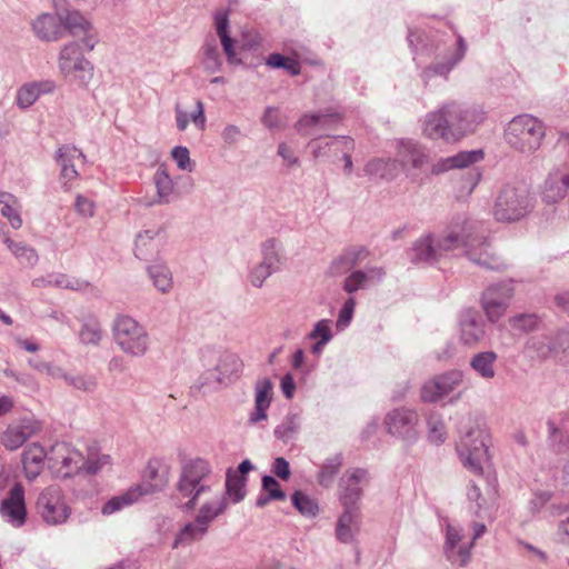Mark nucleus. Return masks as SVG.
I'll return each mask as SVG.
<instances>
[{
    "mask_svg": "<svg viewBox=\"0 0 569 569\" xmlns=\"http://www.w3.org/2000/svg\"><path fill=\"white\" fill-rule=\"evenodd\" d=\"M8 249L19 259L22 263L28 266H34L38 261V254L36 250L23 242H16L10 238H3Z\"/></svg>",
    "mask_w": 569,
    "mask_h": 569,
    "instance_id": "37998d69",
    "label": "nucleus"
},
{
    "mask_svg": "<svg viewBox=\"0 0 569 569\" xmlns=\"http://www.w3.org/2000/svg\"><path fill=\"white\" fill-rule=\"evenodd\" d=\"M160 233L161 229H148L137 236L134 254L138 259L148 260L158 252L161 241L157 238Z\"/></svg>",
    "mask_w": 569,
    "mask_h": 569,
    "instance_id": "2f4dec72",
    "label": "nucleus"
},
{
    "mask_svg": "<svg viewBox=\"0 0 569 569\" xmlns=\"http://www.w3.org/2000/svg\"><path fill=\"white\" fill-rule=\"evenodd\" d=\"M329 146H342L341 154L345 160V172L350 174L352 171L351 151L355 149V141L350 137H337Z\"/></svg>",
    "mask_w": 569,
    "mask_h": 569,
    "instance_id": "864d4df0",
    "label": "nucleus"
},
{
    "mask_svg": "<svg viewBox=\"0 0 569 569\" xmlns=\"http://www.w3.org/2000/svg\"><path fill=\"white\" fill-rule=\"evenodd\" d=\"M87 51L81 42L71 41L64 44L59 53L58 67L66 78H73L87 83L92 77L93 67L83 56Z\"/></svg>",
    "mask_w": 569,
    "mask_h": 569,
    "instance_id": "9d476101",
    "label": "nucleus"
},
{
    "mask_svg": "<svg viewBox=\"0 0 569 569\" xmlns=\"http://www.w3.org/2000/svg\"><path fill=\"white\" fill-rule=\"evenodd\" d=\"M110 463V457L108 455H101L99 457H90L87 460L83 458L82 469L88 475H96L99 472L103 466Z\"/></svg>",
    "mask_w": 569,
    "mask_h": 569,
    "instance_id": "052dcab7",
    "label": "nucleus"
},
{
    "mask_svg": "<svg viewBox=\"0 0 569 569\" xmlns=\"http://www.w3.org/2000/svg\"><path fill=\"white\" fill-rule=\"evenodd\" d=\"M167 483L168 478L166 475L159 472L158 463L149 462L143 472L142 481L130 487L126 492L108 500L102 507V513H114L124 507L133 505L144 496L161 491Z\"/></svg>",
    "mask_w": 569,
    "mask_h": 569,
    "instance_id": "39448f33",
    "label": "nucleus"
},
{
    "mask_svg": "<svg viewBox=\"0 0 569 569\" xmlns=\"http://www.w3.org/2000/svg\"><path fill=\"white\" fill-rule=\"evenodd\" d=\"M261 122L271 130L283 127L278 109L274 107L266 108L263 116L261 118Z\"/></svg>",
    "mask_w": 569,
    "mask_h": 569,
    "instance_id": "338daca9",
    "label": "nucleus"
},
{
    "mask_svg": "<svg viewBox=\"0 0 569 569\" xmlns=\"http://www.w3.org/2000/svg\"><path fill=\"white\" fill-rule=\"evenodd\" d=\"M420 418L416 410L406 407L395 408L385 417L387 432L407 443L418 439V425Z\"/></svg>",
    "mask_w": 569,
    "mask_h": 569,
    "instance_id": "ddd939ff",
    "label": "nucleus"
},
{
    "mask_svg": "<svg viewBox=\"0 0 569 569\" xmlns=\"http://www.w3.org/2000/svg\"><path fill=\"white\" fill-rule=\"evenodd\" d=\"M483 158L482 150L461 151L455 156L442 158L431 166L432 174H441L451 169L468 168Z\"/></svg>",
    "mask_w": 569,
    "mask_h": 569,
    "instance_id": "a878e982",
    "label": "nucleus"
},
{
    "mask_svg": "<svg viewBox=\"0 0 569 569\" xmlns=\"http://www.w3.org/2000/svg\"><path fill=\"white\" fill-rule=\"evenodd\" d=\"M429 439L435 443L445 441V426L439 419L430 417L428 419Z\"/></svg>",
    "mask_w": 569,
    "mask_h": 569,
    "instance_id": "69168bd1",
    "label": "nucleus"
},
{
    "mask_svg": "<svg viewBox=\"0 0 569 569\" xmlns=\"http://www.w3.org/2000/svg\"><path fill=\"white\" fill-rule=\"evenodd\" d=\"M273 383L269 378H262L254 383V409L249 415L248 423L257 425L268 418L267 411L271 405Z\"/></svg>",
    "mask_w": 569,
    "mask_h": 569,
    "instance_id": "b1692460",
    "label": "nucleus"
},
{
    "mask_svg": "<svg viewBox=\"0 0 569 569\" xmlns=\"http://www.w3.org/2000/svg\"><path fill=\"white\" fill-rule=\"evenodd\" d=\"M246 482L247 477L229 469L226 477V492L222 497L227 500L230 498L233 503L240 502L246 497Z\"/></svg>",
    "mask_w": 569,
    "mask_h": 569,
    "instance_id": "ea45409f",
    "label": "nucleus"
},
{
    "mask_svg": "<svg viewBox=\"0 0 569 569\" xmlns=\"http://www.w3.org/2000/svg\"><path fill=\"white\" fill-rule=\"evenodd\" d=\"M77 152L76 148L69 146H63L57 151V161L61 166V178L66 181H71L78 176L73 164V158Z\"/></svg>",
    "mask_w": 569,
    "mask_h": 569,
    "instance_id": "a19ab883",
    "label": "nucleus"
},
{
    "mask_svg": "<svg viewBox=\"0 0 569 569\" xmlns=\"http://www.w3.org/2000/svg\"><path fill=\"white\" fill-rule=\"evenodd\" d=\"M456 61L453 59L445 62H437L428 66L425 68L421 72V79L425 83V86L428 84V82L436 76H441L447 78L448 73L451 71V69L455 67Z\"/></svg>",
    "mask_w": 569,
    "mask_h": 569,
    "instance_id": "8fccbe9b",
    "label": "nucleus"
},
{
    "mask_svg": "<svg viewBox=\"0 0 569 569\" xmlns=\"http://www.w3.org/2000/svg\"><path fill=\"white\" fill-rule=\"evenodd\" d=\"M512 330L518 332H529L537 329L539 318L535 313H519L508 320Z\"/></svg>",
    "mask_w": 569,
    "mask_h": 569,
    "instance_id": "a18cd8bd",
    "label": "nucleus"
},
{
    "mask_svg": "<svg viewBox=\"0 0 569 569\" xmlns=\"http://www.w3.org/2000/svg\"><path fill=\"white\" fill-rule=\"evenodd\" d=\"M359 508H345L337 521L336 535L339 541L350 543L359 531Z\"/></svg>",
    "mask_w": 569,
    "mask_h": 569,
    "instance_id": "c85d7f7f",
    "label": "nucleus"
},
{
    "mask_svg": "<svg viewBox=\"0 0 569 569\" xmlns=\"http://www.w3.org/2000/svg\"><path fill=\"white\" fill-rule=\"evenodd\" d=\"M385 276L382 268H370L367 271L357 270L351 272L343 281V290L348 293H353L360 289H365L367 282L377 280L380 281Z\"/></svg>",
    "mask_w": 569,
    "mask_h": 569,
    "instance_id": "f704fd0d",
    "label": "nucleus"
},
{
    "mask_svg": "<svg viewBox=\"0 0 569 569\" xmlns=\"http://www.w3.org/2000/svg\"><path fill=\"white\" fill-rule=\"evenodd\" d=\"M545 136L542 121L530 114L515 117L505 130L508 146L523 154L535 153L541 147Z\"/></svg>",
    "mask_w": 569,
    "mask_h": 569,
    "instance_id": "20e7f679",
    "label": "nucleus"
},
{
    "mask_svg": "<svg viewBox=\"0 0 569 569\" xmlns=\"http://www.w3.org/2000/svg\"><path fill=\"white\" fill-rule=\"evenodd\" d=\"M295 508L303 516H316L319 508L317 502L302 491H295L291 496Z\"/></svg>",
    "mask_w": 569,
    "mask_h": 569,
    "instance_id": "de8ad7c7",
    "label": "nucleus"
},
{
    "mask_svg": "<svg viewBox=\"0 0 569 569\" xmlns=\"http://www.w3.org/2000/svg\"><path fill=\"white\" fill-rule=\"evenodd\" d=\"M300 428L299 417L290 413L283 418L273 431L274 437L284 443L290 441Z\"/></svg>",
    "mask_w": 569,
    "mask_h": 569,
    "instance_id": "c03bdc74",
    "label": "nucleus"
},
{
    "mask_svg": "<svg viewBox=\"0 0 569 569\" xmlns=\"http://www.w3.org/2000/svg\"><path fill=\"white\" fill-rule=\"evenodd\" d=\"M217 37L219 38L220 43L222 46L227 62L230 66L241 64L242 61L238 58L236 51V41L231 38L230 32L219 34Z\"/></svg>",
    "mask_w": 569,
    "mask_h": 569,
    "instance_id": "5fc2aeb1",
    "label": "nucleus"
},
{
    "mask_svg": "<svg viewBox=\"0 0 569 569\" xmlns=\"http://www.w3.org/2000/svg\"><path fill=\"white\" fill-rule=\"evenodd\" d=\"M262 260L254 263L248 273V280L252 287L260 289L266 280L280 270L283 258L282 243L276 238H269L260 247Z\"/></svg>",
    "mask_w": 569,
    "mask_h": 569,
    "instance_id": "9b49d317",
    "label": "nucleus"
},
{
    "mask_svg": "<svg viewBox=\"0 0 569 569\" xmlns=\"http://www.w3.org/2000/svg\"><path fill=\"white\" fill-rule=\"evenodd\" d=\"M40 425L31 417H24L6 429L1 436L3 446L9 450L20 448L29 438L36 435Z\"/></svg>",
    "mask_w": 569,
    "mask_h": 569,
    "instance_id": "412c9836",
    "label": "nucleus"
},
{
    "mask_svg": "<svg viewBox=\"0 0 569 569\" xmlns=\"http://www.w3.org/2000/svg\"><path fill=\"white\" fill-rule=\"evenodd\" d=\"M341 119L342 117L339 112L326 110L302 116L295 127L302 136H316L313 130L316 127L320 129H332Z\"/></svg>",
    "mask_w": 569,
    "mask_h": 569,
    "instance_id": "5701e85b",
    "label": "nucleus"
},
{
    "mask_svg": "<svg viewBox=\"0 0 569 569\" xmlns=\"http://www.w3.org/2000/svg\"><path fill=\"white\" fill-rule=\"evenodd\" d=\"M470 542L468 545L460 543L458 547L451 548L452 558H446L450 563L458 567H466L471 560Z\"/></svg>",
    "mask_w": 569,
    "mask_h": 569,
    "instance_id": "6e6d98bb",
    "label": "nucleus"
},
{
    "mask_svg": "<svg viewBox=\"0 0 569 569\" xmlns=\"http://www.w3.org/2000/svg\"><path fill=\"white\" fill-rule=\"evenodd\" d=\"M463 539L462 528L456 527L451 523L446 526V540L443 545V553L446 558H452L451 548L458 547Z\"/></svg>",
    "mask_w": 569,
    "mask_h": 569,
    "instance_id": "3c124183",
    "label": "nucleus"
},
{
    "mask_svg": "<svg viewBox=\"0 0 569 569\" xmlns=\"http://www.w3.org/2000/svg\"><path fill=\"white\" fill-rule=\"evenodd\" d=\"M513 283L512 279L502 280L491 283L483 290L481 308L490 322L496 323L505 316L515 296Z\"/></svg>",
    "mask_w": 569,
    "mask_h": 569,
    "instance_id": "f8f14e48",
    "label": "nucleus"
},
{
    "mask_svg": "<svg viewBox=\"0 0 569 569\" xmlns=\"http://www.w3.org/2000/svg\"><path fill=\"white\" fill-rule=\"evenodd\" d=\"M61 21L63 32L68 31L70 36L81 38L87 52L92 51L98 42L97 33L90 23L79 11H66L58 16Z\"/></svg>",
    "mask_w": 569,
    "mask_h": 569,
    "instance_id": "f3484780",
    "label": "nucleus"
},
{
    "mask_svg": "<svg viewBox=\"0 0 569 569\" xmlns=\"http://www.w3.org/2000/svg\"><path fill=\"white\" fill-rule=\"evenodd\" d=\"M0 516L14 528H20L26 523L27 507L22 485L16 483L10 489L8 497L1 501Z\"/></svg>",
    "mask_w": 569,
    "mask_h": 569,
    "instance_id": "aec40b11",
    "label": "nucleus"
},
{
    "mask_svg": "<svg viewBox=\"0 0 569 569\" xmlns=\"http://www.w3.org/2000/svg\"><path fill=\"white\" fill-rule=\"evenodd\" d=\"M547 428H548V441L550 442L551 447L557 452H562L565 448L567 447V443L562 439V435L560 432V429L556 425V422L551 419L547 421Z\"/></svg>",
    "mask_w": 569,
    "mask_h": 569,
    "instance_id": "13d9d810",
    "label": "nucleus"
},
{
    "mask_svg": "<svg viewBox=\"0 0 569 569\" xmlns=\"http://www.w3.org/2000/svg\"><path fill=\"white\" fill-rule=\"evenodd\" d=\"M37 38L43 41H57L63 37V28L58 16L43 13L32 22Z\"/></svg>",
    "mask_w": 569,
    "mask_h": 569,
    "instance_id": "cd10ccee",
    "label": "nucleus"
},
{
    "mask_svg": "<svg viewBox=\"0 0 569 569\" xmlns=\"http://www.w3.org/2000/svg\"><path fill=\"white\" fill-rule=\"evenodd\" d=\"M556 353H569V331L560 330L552 336Z\"/></svg>",
    "mask_w": 569,
    "mask_h": 569,
    "instance_id": "774afa93",
    "label": "nucleus"
},
{
    "mask_svg": "<svg viewBox=\"0 0 569 569\" xmlns=\"http://www.w3.org/2000/svg\"><path fill=\"white\" fill-rule=\"evenodd\" d=\"M355 298L350 297L345 301L336 322L338 330H345L350 325L355 312Z\"/></svg>",
    "mask_w": 569,
    "mask_h": 569,
    "instance_id": "4d7b16f0",
    "label": "nucleus"
},
{
    "mask_svg": "<svg viewBox=\"0 0 569 569\" xmlns=\"http://www.w3.org/2000/svg\"><path fill=\"white\" fill-rule=\"evenodd\" d=\"M485 119L486 111L480 106L452 101L426 114L422 132L429 139L452 143L473 132Z\"/></svg>",
    "mask_w": 569,
    "mask_h": 569,
    "instance_id": "f257e3e1",
    "label": "nucleus"
},
{
    "mask_svg": "<svg viewBox=\"0 0 569 569\" xmlns=\"http://www.w3.org/2000/svg\"><path fill=\"white\" fill-rule=\"evenodd\" d=\"M200 63L207 73H216L222 68V58L218 48L217 39L208 36L201 47Z\"/></svg>",
    "mask_w": 569,
    "mask_h": 569,
    "instance_id": "72a5a7b5",
    "label": "nucleus"
},
{
    "mask_svg": "<svg viewBox=\"0 0 569 569\" xmlns=\"http://www.w3.org/2000/svg\"><path fill=\"white\" fill-rule=\"evenodd\" d=\"M413 263H432L439 259L432 236L428 234L415 241L409 252Z\"/></svg>",
    "mask_w": 569,
    "mask_h": 569,
    "instance_id": "c9c22d12",
    "label": "nucleus"
},
{
    "mask_svg": "<svg viewBox=\"0 0 569 569\" xmlns=\"http://www.w3.org/2000/svg\"><path fill=\"white\" fill-rule=\"evenodd\" d=\"M569 189V172L559 168L553 169L545 180L542 200L546 203H557L562 200Z\"/></svg>",
    "mask_w": 569,
    "mask_h": 569,
    "instance_id": "393cba45",
    "label": "nucleus"
},
{
    "mask_svg": "<svg viewBox=\"0 0 569 569\" xmlns=\"http://www.w3.org/2000/svg\"><path fill=\"white\" fill-rule=\"evenodd\" d=\"M479 228L477 222L465 220L461 227L450 230L445 237L435 242L438 257L441 258L448 252L462 247L465 254L471 262L489 270H505L508 264L491 250L490 243L479 231Z\"/></svg>",
    "mask_w": 569,
    "mask_h": 569,
    "instance_id": "f03ea898",
    "label": "nucleus"
},
{
    "mask_svg": "<svg viewBox=\"0 0 569 569\" xmlns=\"http://www.w3.org/2000/svg\"><path fill=\"white\" fill-rule=\"evenodd\" d=\"M262 490L274 500H284L286 493L281 490L279 482L272 476H263L261 480Z\"/></svg>",
    "mask_w": 569,
    "mask_h": 569,
    "instance_id": "bf43d9fd",
    "label": "nucleus"
},
{
    "mask_svg": "<svg viewBox=\"0 0 569 569\" xmlns=\"http://www.w3.org/2000/svg\"><path fill=\"white\" fill-rule=\"evenodd\" d=\"M212 485L210 463L204 459L197 458L182 466L177 490L182 497L189 498L184 507L194 509L200 497L211 491Z\"/></svg>",
    "mask_w": 569,
    "mask_h": 569,
    "instance_id": "7ed1b4c3",
    "label": "nucleus"
},
{
    "mask_svg": "<svg viewBox=\"0 0 569 569\" xmlns=\"http://www.w3.org/2000/svg\"><path fill=\"white\" fill-rule=\"evenodd\" d=\"M498 356L495 351H481L470 360V367L482 379L489 380L496 376L495 365Z\"/></svg>",
    "mask_w": 569,
    "mask_h": 569,
    "instance_id": "e433bc0d",
    "label": "nucleus"
},
{
    "mask_svg": "<svg viewBox=\"0 0 569 569\" xmlns=\"http://www.w3.org/2000/svg\"><path fill=\"white\" fill-rule=\"evenodd\" d=\"M37 509L42 520L50 526L64 523L71 513L58 486H50L39 495Z\"/></svg>",
    "mask_w": 569,
    "mask_h": 569,
    "instance_id": "4468645a",
    "label": "nucleus"
},
{
    "mask_svg": "<svg viewBox=\"0 0 569 569\" xmlns=\"http://www.w3.org/2000/svg\"><path fill=\"white\" fill-rule=\"evenodd\" d=\"M460 339L466 346H475L486 336V325L479 312L466 310L460 316Z\"/></svg>",
    "mask_w": 569,
    "mask_h": 569,
    "instance_id": "4be33fe9",
    "label": "nucleus"
},
{
    "mask_svg": "<svg viewBox=\"0 0 569 569\" xmlns=\"http://www.w3.org/2000/svg\"><path fill=\"white\" fill-rule=\"evenodd\" d=\"M157 194L150 204H168L176 196L174 183L168 173L167 167L160 164L153 176Z\"/></svg>",
    "mask_w": 569,
    "mask_h": 569,
    "instance_id": "c756f323",
    "label": "nucleus"
},
{
    "mask_svg": "<svg viewBox=\"0 0 569 569\" xmlns=\"http://www.w3.org/2000/svg\"><path fill=\"white\" fill-rule=\"evenodd\" d=\"M329 323L330 320L327 319L318 321L315 325L312 331L309 333V338L313 340L319 339L322 340L323 342H329L332 339V333Z\"/></svg>",
    "mask_w": 569,
    "mask_h": 569,
    "instance_id": "e2e57ef3",
    "label": "nucleus"
},
{
    "mask_svg": "<svg viewBox=\"0 0 569 569\" xmlns=\"http://www.w3.org/2000/svg\"><path fill=\"white\" fill-rule=\"evenodd\" d=\"M243 362L236 353H223L214 367L216 380L220 385L228 386L234 382L241 375Z\"/></svg>",
    "mask_w": 569,
    "mask_h": 569,
    "instance_id": "bb28decb",
    "label": "nucleus"
},
{
    "mask_svg": "<svg viewBox=\"0 0 569 569\" xmlns=\"http://www.w3.org/2000/svg\"><path fill=\"white\" fill-rule=\"evenodd\" d=\"M526 353L536 360H546L557 356L552 336H532L525 345Z\"/></svg>",
    "mask_w": 569,
    "mask_h": 569,
    "instance_id": "473e14b6",
    "label": "nucleus"
},
{
    "mask_svg": "<svg viewBox=\"0 0 569 569\" xmlns=\"http://www.w3.org/2000/svg\"><path fill=\"white\" fill-rule=\"evenodd\" d=\"M38 99L39 96L36 91V87L29 82L17 91L16 103L20 109L24 110L31 107Z\"/></svg>",
    "mask_w": 569,
    "mask_h": 569,
    "instance_id": "603ef678",
    "label": "nucleus"
},
{
    "mask_svg": "<svg viewBox=\"0 0 569 569\" xmlns=\"http://www.w3.org/2000/svg\"><path fill=\"white\" fill-rule=\"evenodd\" d=\"M369 481L367 469L349 468L345 471L339 480V499L343 508H359L363 488Z\"/></svg>",
    "mask_w": 569,
    "mask_h": 569,
    "instance_id": "dca6fc26",
    "label": "nucleus"
},
{
    "mask_svg": "<svg viewBox=\"0 0 569 569\" xmlns=\"http://www.w3.org/2000/svg\"><path fill=\"white\" fill-rule=\"evenodd\" d=\"M396 159L408 177H412L411 170L423 169L430 160L428 150L413 140H400L398 142Z\"/></svg>",
    "mask_w": 569,
    "mask_h": 569,
    "instance_id": "a211bd4d",
    "label": "nucleus"
},
{
    "mask_svg": "<svg viewBox=\"0 0 569 569\" xmlns=\"http://www.w3.org/2000/svg\"><path fill=\"white\" fill-rule=\"evenodd\" d=\"M171 156L180 170L191 171L190 152L188 148L177 146L172 149Z\"/></svg>",
    "mask_w": 569,
    "mask_h": 569,
    "instance_id": "680f3d73",
    "label": "nucleus"
},
{
    "mask_svg": "<svg viewBox=\"0 0 569 569\" xmlns=\"http://www.w3.org/2000/svg\"><path fill=\"white\" fill-rule=\"evenodd\" d=\"M147 272L154 288L161 293H168L172 289V273L167 264L157 262L148 266Z\"/></svg>",
    "mask_w": 569,
    "mask_h": 569,
    "instance_id": "58836bf2",
    "label": "nucleus"
},
{
    "mask_svg": "<svg viewBox=\"0 0 569 569\" xmlns=\"http://www.w3.org/2000/svg\"><path fill=\"white\" fill-rule=\"evenodd\" d=\"M463 375L459 370H451L435 377L421 387V400L423 402H437L448 396L462 382Z\"/></svg>",
    "mask_w": 569,
    "mask_h": 569,
    "instance_id": "6ab92c4d",
    "label": "nucleus"
},
{
    "mask_svg": "<svg viewBox=\"0 0 569 569\" xmlns=\"http://www.w3.org/2000/svg\"><path fill=\"white\" fill-rule=\"evenodd\" d=\"M48 466L56 477L69 478L81 471L83 456L66 442H58L48 452Z\"/></svg>",
    "mask_w": 569,
    "mask_h": 569,
    "instance_id": "2eb2a0df",
    "label": "nucleus"
},
{
    "mask_svg": "<svg viewBox=\"0 0 569 569\" xmlns=\"http://www.w3.org/2000/svg\"><path fill=\"white\" fill-rule=\"evenodd\" d=\"M79 338L84 345L98 346L102 338L100 323L96 320L84 322L79 332Z\"/></svg>",
    "mask_w": 569,
    "mask_h": 569,
    "instance_id": "49530a36",
    "label": "nucleus"
},
{
    "mask_svg": "<svg viewBox=\"0 0 569 569\" xmlns=\"http://www.w3.org/2000/svg\"><path fill=\"white\" fill-rule=\"evenodd\" d=\"M226 509V497H219L203 503L196 518L187 522L176 535L172 548L189 546L192 542L200 541L208 533L210 525L217 517L222 515Z\"/></svg>",
    "mask_w": 569,
    "mask_h": 569,
    "instance_id": "0eeeda50",
    "label": "nucleus"
},
{
    "mask_svg": "<svg viewBox=\"0 0 569 569\" xmlns=\"http://www.w3.org/2000/svg\"><path fill=\"white\" fill-rule=\"evenodd\" d=\"M462 465L476 475L483 471V462L488 459V435L480 427L470 428L456 446Z\"/></svg>",
    "mask_w": 569,
    "mask_h": 569,
    "instance_id": "1a4fd4ad",
    "label": "nucleus"
},
{
    "mask_svg": "<svg viewBox=\"0 0 569 569\" xmlns=\"http://www.w3.org/2000/svg\"><path fill=\"white\" fill-rule=\"evenodd\" d=\"M64 381L67 385L73 387L74 389L88 393L93 392L98 387L97 379L93 376L88 375L68 373Z\"/></svg>",
    "mask_w": 569,
    "mask_h": 569,
    "instance_id": "09e8293b",
    "label": "nucleus"
},
{
    "mask_svg": "<svg viewBox=\"0 0 569 569\" xmlns=\"http://www.w3.org/2000/svg\"><path fill=\"white\" fill-rule=\"evenodd\" d=\"M365 172L380 179L393 180L398 174L397 159H372L365 166Z\"/></svg>",
    "mask_w": 569,
    "mask_h": 569,
    "instance_id": "4c0bfd02",
    "label": "nucleus"
},
{
    "mask_svg": "<svg viewBox=\"0 0 569 569\" xmlns=\"http://www.w3.org/2000/svg\"><path fill=\"white\" fill-rule=\"evenodd\" d=\"M113 338L117 346L131 357H142L148 351V332L129 316H120L114 320Z\"/></svg>",
    "mask_w": 569,
    "mask_h": 569,
    "instance_id": "6e6552de",
    "label": "nucleus"
},
{
    "mask_svg": "<svg viewBox=\"0 0 569 569\" xmlns=\"http://www.w3.org/2000/svg\"><path fill=\"white\" fill-rule=\"evenodd\" d=\"M44 459L48 460V452H44L43 448L36 443L31 445L23 451L22 465L26 477L29 480H33L40 475Z\"/></svg>",
    "mask_w": 569,
    "mask_h": 569,
    "instance_id": "7c9ffc66",
    "label": "nucleus"
},
{
    "mask_svg": "<svg viewBox=\"0 0 569 569\" xmlns=\"http://www.w3.org/2000/svg\"><path fill=\"white\" fill-rule=\"evenodd\" d=\"M532 202L528 189L521 184H505L495 201L493 216L500 222H515L525 218Z\"/></svg>",
    "mask_w": 569,
    "mask_h": 569,
    "instance_id": "423d86ee",
    "label": "nucleus"
},
{
    "mask_svg": "<svg viewBox=\"0 0 569 569\" xmlns=\"http://www.w3.org/2000/svg\"><path fill=\"white\" fill-rule=\"evenodd\" d=\"M342 462L343 457L341 453H336L333 457L326 459L318 473L319 485L329 488L333 483L335 477L339 472Z\"/></svg>",
    "mask_w": 569,
    "mask_h": 569,
    "instance_id": "79ce46f5",
    "label": "nucleus"
},
{
    "mask_svg": "<svg viewBox=\"0 0 569 569\" xmlns=\"http://www.w3.org/2000/svg\"><path fill=\"white\" fill-rule=\"evenodd\" d=\"M213 24L217 36L230 32L229 10H216L213 13Z\"/></svg>",
    "mask_w": 569,
    "mask_h": 569,
    "instance_id": "0e129e2a",
    "label": "nucleus"
}]
</instances>
